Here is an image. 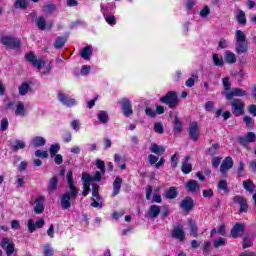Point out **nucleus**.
Masks as SVG:
<instances>
[{"instance_id": "obj_57", "label": "nucleus", "mask_w": 256, "mask_h": 256, "mask_svg": "<svg viewBox=\"0 0 256 256\" xmlns=\"http://www.w3.org/2000/svg\"><path fill=\"white\" fill-rule=\"evenodd\" d=\"M37 229V226L35 224V221L33 219L28 220V231L29 233H35V230Z\"/></svg>"}, {"instance_id": "obj_40", "label": "nucleus", "mask_w": 256, "mask_h": 256, "mask_svg": "<svg viewBox=\"0 0 256 256\" xmlns=\"http://www.w3.org/2000/svg\"><path fill=\"white\" fill-rule=\"evenodd\" d=\"M237 22L239 25H247V17L245 16V12L243 10L238 11Z\"/></svg>"}, {"instance_id": "obj_6", "label": "nucleus", "mask_w": 256, "mask_h": 256, "mask_svg": "<svg viewBox=\"0 0 256 256\" xmlns=\"http://www.w3.org/2000/svg\"><path fill=\"white\" fill-rule=\"evenodd\" d=\"M1 43L6 49H21V39L13 36H2Z\"/></svg>"}, {"instance_id": "obj_15", "label": "nucleus", "mask_w": 256, "mask_h": 256, "mask_svg": "<svg viewBox=\"0 0 256 256\" xmlns=\"http://www.w3.org/2000/svg\"><path fill=\"white\" fill-rule=\"evenodd\" d=\"M183 224H177L171 231V237L173 239H179L180 241H185V230H183Z\"/></svg>"}, {"instance_id": "obj_27", "label": "nucleus", "mask_w": 256, "mask_h": 256, "mask_svg": "<svg viewBox=\"0 0 256 256\" xmlns=\"http://www.w3.org/2000/svg\"><path fill=\"white\" fill-rule=\"evenodd\" d=\"M217 189L218 191H223V193H225L226 195H229V193L231 192L229 190V186L227 185V180L225 179H220L218 181Z\"/></svg>"}, {"instance_id": "obj_14", "label": "nucleus", "mask_w": 256, "mask_h": 256, "mask_svg": "<svg viewBox=\"0 0 256 256\" xmlns=\"http://www.w3.org/2000/svg\"><path fill=\"white\" fill-rule=\"evenodd\" d=\"M58 100L62 105H65V107H75V105H77V100L67 94L58 93Z\"/></svg>"}, {"instance_id": "obj_39", "label": "nucleus", "mask_w": 256, "mask_h": 256, "mask_svg": "<svg viewBox=\"0 0 256 256\" xmlns=\"http://www.w3.org/2000/svg\"><path fill=\"white\" fill-rule=\"evenodd\" d=\"M67 43V39L65 37L58 36L54 42L55 49H61Z\"/></svg>"}, {"instance_id": "obj_61", "label": "nucleus", "mask_w": 256, "mask_h": 256, "mask_svg": "<svg viewBox=\"0 0 256 256\" xmlns=\"http://www.w3.org/2000/svg\"><path fill=\"white\" fill-rule=\"evenodd\" d=\"M210 14H211V9H209V6H205L200 11V17H209Z\"/></svg>"}, {"instance_id": "obj_43", "label": "nucleus", "mask_w": 256, "mask_h": 256, "mask_svg": "<svg viewBox=\"0 0 256 256\" xmlns=\"http://www.w3.org/2000/svg\"><path fill=\"white\" fill-rule=\"evenodd\" d=\"M212 59L214 61L215 67H223V65H225L223 58H219V55H217V53H214L212 55Z\"/></svg>"}, {"instance_id": "obj_59", "label": "nucleus", "mask_w": 256, "mask_h": 256, "mask_svg": "<svg viewBox=\"0 0 256 256\" xmlns=\"http://www.w3.org/2000/svg\"><path fill=\"white\" fill-rule=\"evenodd\" d=\"M169 213H171L169 206H163L161 212L162 219H167V217H169Z\"/></svg>"}, {"instance_id": "obj_51", "label": "nucleus", "mask_w": 256, "mask_h": 256, "mask_svg": "<svg viewBox=\"0 0 256 256\" xmlns=\"http://www.w3.org/2000/svg\"><path fill=\"white\" fill-rule=\"evenodd\" d=\"M211 252V242L209 240H206L203 243V254L204 255H209V253Z\"/></svg>"}, {"instance_id": "obj_52", "label": "nucleus", "mask_w": 256, "mask_h": 256, "mask_svg": "<svg viewBox=\"0 0 256 256\" xmlns=\"http://www.w3.org/2000/svg\"><path fill=\"white\" fill-rule=\"evenodd\" d=\"M35 157H40L41 159H47V157H49V152H47V150H36Z\"/></svg>"}, {"instance_id": "obj_42", "label": "nucleus", "mask_w": 256, "mask_h": 256, "mask_svg": "<svg viewBox=\"0 0 256 256\" xmlns=\"http://www.w3.org/2000/svg\"><path fill=\"white\" fill-rule=\"evenodd\" d=\"M92 197L97 201H101V196L99 195V184H92Z\"/></svg>"}, {"instance_id": "obj_58", "label": "nucleus", "mask_w": 256, "mask_h": 256, "mask_svg": "<svg viewBox=\"0 0 256 256\" xmlns=\"http://www.w3.org/2000/svg\"><path fill=\"white\" fill-rule=\"evenodd\" d=\"M177 165H179V157H177V153H175L171 157V167H172V169H177Z\"/></svg>"}, {"instance_id": "obj_16", "label": "nucleus", "mask_w": 256, "mask_h": 256, "mask_svg": "<svg viewBox=\"0 0 256 256\" xmlns=\"http://www.w3.org/2000/svg\"><path fill=\"white\" fill-rule=\"evenodd\" d=\"M35 206H34V213L36 215H41L42 213L45 212V196H38L35 201Z\"/></svg>"}, {"instance_id": "obj_46", "label": "nucleus", "mask_w": 256, "mask_h": 256, "mask_svg": "<svg viewBox=\"0 0 256 256\" xmlns=\"http://www.w3.org/2000/svg\"><path fill=\"white\" fill-rule=\"evenodd\" d=\"M15 115H25V104L19 101L16 106Z\"/></svg>"}, {"instance_id": "obj_62", "label": "nucleus", "mask_w": 256, "mask_h": 256, "mask_svg": "<svg viewBox=\"0 0 256 256\" xmlns=\"http://www.w3.org/2000/svg\"><path fill=\"white\" fill-rule=\"evenodd\" d=\"M219 165H221V157L219 156H215L213 159H212V167L214 169H217L219 167Z\"/></svg>"}, {"instance_id": "obj_10", "label": "nucleus", "mask_w": 256, "mask_h": 256, "mask_svg": "<svg viewBox=\"0 0 256 256\" xmlns=\"http://www.w3.org/2000/svg\"><path fill=\"white\" fill-rule=\"evenodd\" d=\"M233 203L240 205L239 213H247L249 211V204H247V199L241 195H236L232 198Z\"/></svg>"}, {"instance_id": "obj_34", "label": "nucleus", "mask_w": 256, "mask_h": 256, "mask_svg": "<svg viewBox=\"0 0 256 256\" xmlns=\"http://www.w3.org/2000/svg\"><path fill=\"white\" fill-rule=\"evenodd\" d=\"M29 89H31V85L27 82H23L18 88L19 95L21 96L27 95V93H29Z\"/></svg>"}, {"instance_id": "obj_26", "label": "nucleus", "mask_w": 256, "mask_h": 256, "mask_svg": "<svg viewBox=\"0 0 256 256\" xmlns=\"http://www.w3.org/2000/svg\"><path fill=\"white\" fill-rule=\"evenodd\" d=\"M59 185V178L57 176H53L50 178L48 182V190L50 193H53L54 191H57V187Z\"/></svg>"}, {"instance_id": "obj_44", "label": "nucleus", "mask_w": 256, "mask_h": 256, "mask_svg": "<svg viewBox=\"0 0 256 256\" xmlns=\"http://www.w3.org/2000/svg\"><path fill=\"white\" fill-rule=\"evenodd\" d=\"M15 145H12L10 147L11 151H19V149H25V142L21 141V140H16L15 141Z\"/></svg>"}, {"instance_id": "obj_55", "label": "nucleus", "mask_w": 256, "mask_h": 256, "mask_svg": "<svg viewBox=\"0 0 256 256\" xmlns=\"http://www.w3.org/2000/svg\"><path fill=\"white\" fill-rule=\"evenodd\" d=\"M82 181H84V185H91V181H93V177H91L88 173L82 174Z\"/></svg>"}, {"instance_id": "obj_24", "label": "nucleus", "mask_w": 256, "mask_h": 256, "mask_svg": "<svg viewBox=\"0 0 256 256\" xmlns=\"http://www.w3.org/2000/svg\"><path fill=\"white\" fill-rule=\"evenodd\" d=\"M183 131V123L179 119V116L174 117V128H173V133L174 135H179Z\"/></svg>"}, {"instance_id": "obj_64", "label": "nucleus", "mask_w": 256, "mask_h": 256, "mask_svg": "<svg viewBox=\"0 0 256 256\" xmlns=\"http://www.w3.org/2000/svg\"><path fill=\"white\" fill-rule=\"evenodd\" d=\"M248 112L250 115H253V117H256V105L252 104L248 106Z\"/></svg>"}, {"instance_id": "obj_33", "label": "nucleus", "mask_w": 256, "mask_h": 256, "mask_svg": "<svg viewBox=\"0 0 256 256\" xmlns=\"http://www.w3.org/2000/svg\"><path fill=\"white\" fill-rule=\"evenodd\" d=\"M150 151L151 153H155V155H163V153H165V147L151 144Z\"/></svg>"}, {"instance_id": "obj_36", "label": "nucleus", "mask_w": 256, "mask_h": 256, "mask_svg": "<svg viewBox=\"0 0 256 256\" xmlns=\"http://www.w3.org/2000/svg\"><path fill=\"white\" fill-rule=\"evenodd\" d=\"M189 233L191 237H197L198 235L197 223L191 219L189 220Z\"/></svg>"}, {"instance_id": "obj_29", "label": "nucleus", "mask_w": 256, "mask_h": 256, "mask_svg": "<svg viewBox=\"0 0 256 256\" xmlns=\"http://www.w3.org/2000/svg\"><path fill=\"white\" fill-rule=\"evenodd\" d=\"M57 11V5L53 3H47L43 6V12L47 13L48 15H53L54 12Z\"/></svg>"}, {"instance_id": "obj_48", "label": "nucleus", "mask_w": 256, "mask_h": 256, "mask_svg": "<svg viewBox=\"0 0 256 256\" xmlns=\"http://www.w3.org/2000/svg\"><path fill=\"white\" fill-rule=\"evenodd\" d=\"M43 255L44 256H53L55 255V251H53V248L49 244L44 245V250H43Z\"/></svg>"}, {"instance_id": "obj_56", "label": "nucleus", "mask_w": 256, "mask_h": 256, "mask_svg": "<svg viewBox=\"0 0 256 256\" xmlns=\"http://www.w3.org/2000/svg\"><path fill=\"white\" fill-rule=\"evenodd\" d=\"M96 167L100 169L102 175H105V162L101 159L96 160Z\"/></svg>"}, {"instance_id": "obj_12", "label": "nucleus", "mask_w": 256, "mask_h": 256, "mask_svg": "<svg viewBox=\"0 0 256 256\" xmlns=\"http://www.w3.org/2000/svg\"><path fill=\"white\" fill-rule=\"evenodd\" d=\"M243 233H245V224L241 222L235 223L230 231L232 239H239Z\"/></svg>"}, {"instance_id": "obj_54", "label": "nucleus", "mask_w": 256, "mask_h": 256, "mask_svg": "<svg viewBox=\"0 0 256 256\" xmlns=\"http://www.w3.org/2000/svg\"><path fill=\"white\" fill-rule=\"evenodd\" d=\"M105 21L108 25H117V18H115V15H106Z\"/></svg>"}, {"instance_id": "obj_23", "label": "nucleus", "mask_w": 256, "mask_h": 256, "mask_svg": "<svg viewBox=\"0 0 256 256\" xmlns=\"http://www.w3.org/2000/svg\"><path fill=\"white\" fill-rule=\"evenodd\" d=\"M178 196H179V190H177V187L175 186H171L165 192L166 199H170V200L177 199Z\"/></svg>"}, {"instance_id": "obj_31", "label": "nucleus", "mask_w": 256, "mask_h": 256, "mask_svg": "<svg viewBox=\"0 0 256 256\" xmlns=\"http://www.w3.org/2000/svg\"><path fill=\"white\" fill-rule=\"evenodd\" d=\"M47 141L41 136H36L32 139V147H43Z\"/></svg>"}, {"instance_id": "obj_9", "label": "nucleus", "mask_w": 256, "mask_h": 256, "mask_svg": "<svg viewBox=\"0 0 256 256\" xmlns=\"http://www.w3.org/2000/svg\"><path fill=\"white\" fill-rule=\"evenodd\" d=\"M0 245H1L2 249H4V251H6L7 256H11V255H13V253H15V243L13 242V240L5 237L2 239Z\"/></svg>"}, {"instance_id": "obj_60", "label": "nucleus", "mask_w": 256, "mask_h": 256, "mask_svg": "<svg viewBox=\"0 0 256 256\" xmlns=\"http://www.w3.org/2000/svg\"><path fill=\"white\" fill-rule=\"evenodd\" d=\"M25 185V177L17 176L16 189H21Z\"/></svg>"}, {"instance_id": "obj_45", "label": "nucleus", "mask_w": 256, "mask_h": 256, "mask_svg": "<svg viewBox=\"0 0 256 256\" xmlns=\"http://www.w3.org/2000/svg\"><path fill=\"white\" fill-rule=\"evenodd\" d=\"M208 155L211 157H214V155H217L219 153V144H212L208 150H207Z\"/></svg>"}, {"instance_id": "obj_1", "label": "nucleus", "mask_w": 256, "mask_h": 256, "mask_svg": "<svg viewBox=\"0 0 256 256\" xmlns=\"http://www.w3.org/2000/svg\"><path fill=\"white\" fill-rule=\"evenodd\" d=\"M66 179L70 192H66L60 197V205L62 209H71V199H77L79 190L75 187V180L73 179V170H68Z\"/></svg>"}, {"instance_id": "obj_7", "label": "nucleus", "mask_w": 256, "mask_h": 256, "mask_svg": "<svg viewBox=\"0 0 256 256\" xmlns=\"http://www.w3.org/2000/svg\"><path fill=\"white\" fill-rule=\"evenodd\" d=\"M180 209H182L186 215H189L192 209H195V200L191 198V196H186L180 202Z\"/></svg>"}, {"instance_id": "obj_53", "label": "nucleus", "mask_w": 256, "mask_h": 256, "mask_svg": "<svg viewBox=\"0 0 256 256\" xmlns=\"http://www.w3.org/2000/svg\"><path fill=\"white\" fill-rule=\"evenodd\" d=\"M225 243H227V241L225 240V238L220 237L216 240H214V247L216 249H219V247H223L225 245Z\"/></svg>"}, {"instance_id": "obj_38", "label": "nucleus", "mask_w": 256, "mask_h": 256, "mask_svg": "<svg viewBox=\"0 0 256 256\" xmlns=\"http://www.w3.org/2000/svg\"><path fill=\"white\" fill-rule=\"evenodd\" d=\"M91 55V46L84 47L80 52V57H82V59H91Z\"/></svg>"}, {"instance_id": "obj_4", "label": "nucleus", "mask_w": 256, "mask_h": 256, "mask_svg": "<svg viewBox=\"0 0 256 256\" xmlns=\"http://www.w3.org/2000/svg\"><path fill=\"white\" fill-rule=\"evenodd\" d=\"M25 59L28 63L32 65V67H36L38 71H41L43 67H45V58H43V56L37 58V56L33 52L26 53Z\"/></svg>"}, {"instance_id": "obj_17", "label": "nucleus", "mask_w": 256, "mask_h": 256, "mask_svg": "<svg viewBox=\"0 0 256 256\" xmlns=\"http://www.w3.org/2000/svg\"><path fill=\"white\" fill-rule=\"evenodd\" d=\"M188 135L193 141H199V123L193 122L189 126Z\"/></svg>"}, {"instance_id": "obj_5", "label": "nucleus", "mask_w": 256, "mask_h": 256, "mask_svg": "<svg viewBox=\"0 0 256 256\" xmlns=\"http://www.w3.org/2000/svg\"><path fill=\"white\" fill-rule=\"evenodd\" d=\"M230 105L232 107V115H234V117H241V115H245V102L241 99H232Z\"/></svg>"}, {"instance_id": "obj_37", "label": "nucleus", "mask_w": 256, "mask_h": 256, "mask_svg": "<svg viewBox=\"0 0 256 256\" xmlns=\"http://www.w3.org/2000/svg\"><path fill=\"white\" fill-rule=\"evenodd\" d=\"M29 7V2L27 0H16L14 2V9H22L25 10Z\"/></svg>"}, {"instance_id": "obj_2", "label": "nucleus", "mask_w": 256, "mask_h": 256, "mask_svg": "<svg viewBox=\"0 0 256 256\" xmlns=\"http://www.w3.org/2000/svg\"><path fill=\"white\" fill-rule=\"evenodd\" d=\"M235 40L237 46L235 48L236 53L241 55V53H247L249 51V43L247 42V34L241 30H236Z\"/></svg>"}, {"instance_id": "obj_18", "label": "nucleus", "mask_w": 256, "mask_h": 256, "mask_svg": "<svg viewBox=\"0 0 256 256\" xmlns=\"http://www.w3.org/2000/svg\"><path fill=\"white\" fill-rule=\"evenodd\" d=\"M233 165H234L233 158H231L230 156H227L220 165V173H222V175H225L227 171H229L230 169H233Z\"/></svg>"}, {"instance_id": "obj_20", "label": "nucleus", "mask_w": 256, "mask_h": 256, "mask_svg": "<svg viewBox=\"0 0 256 256\" xmlns=\"http://www.w3.org/2000/svg\"><path fill=\"white\" fill-rule=\"evenodd\" d=\"M186 189L189 193H197L201 189V185L196 180H188Z\"/></svg>"}, {"instance_id": "obj_11", "label": "nucleus", "mask_w": 256, "mask_h": 256, "mask_svg": "<svg viewBox=\"0 0 256 256\" xmlns=\"http://www.w3.org/2000/svg\"><path fill=\"white\" fill-rule=\"evenodd\" d=\"M121 108L124 117H131V115H133V104H131V100L128 98H122Z\"/></svg>"}, {"instance_id": "obj_25", "label": "nucleus", "mask_w": 256, "mask_h": 256, "mask_svg": "<svg viewBox=\"0 0 256 256\" xmlns=\"http://www.w3.org/2000/svg\"><path fill=\"white\" fill-rule=\"evenodd\" d=\"M224 61H225V63H228L229 65H233V63H237V56H235V53L227 50L224 53Z\"/></svg>"}, {"instance_id": "obj_3", "label": "nucleus", "mask_w": 256, "mask_h": 256, "mask_svg": "<svg viewBox=\"0 0 256 256\" xmlns=\"http://www.w3.org/2000/svg\"><path fill=\"white\" fill-rule=\"evenodd\" d=\"M160 103L167 105L169 109H177L179 106V95L175 91H168L164 96L160 97Z\"/></svg>"}, {"instance_id": "obj_22", "label": "nucleus", "mask_w": 256, "mask_h": 256, "mask_svg": "<svg viewBox=\"0 0 256 256\" xmlns=\"http://www.w3.org/2000/svg\"><path fill=\"white\" fill-rule=\"evenodd\" d=\"M161 213V207L159 205H151L148 210V216L150 219H157Z\"/></svg>"}, {"instance_id": "obj_32", "label": "nucleus", "mask_w": 256, "mask_h": 256, "mask_svg": "<svg viewBox=\"0 0 256 256\" xmlns=\"http://www.w3.org/2000/svg\"><path fill=\"white\" fill-rule=\"evenodd\" d=\"M249 247H253V238L249 235H245L242 239V248L249 249Z\"/></svg>"}, {"instance_id": "obj_19", "label": "nucleus", "mask_w": 256, "mask_h": 256, "mask_svg": "<svg viewBox=\"0 0 256 256\" xmlns=\"http://www.w3.org/2000/svg\"><path fill=\"white\" fill-rule=\"evenodd\" d=\"M191 156L186 155L182 161L181 171L184 175H189L193 171V165L189 163Z\"/></svg>"}, {"instance_id": "obj_41", "label": "nucleus", "mask_w": 256, "mask_h": 256, "mask_svg": "<svg viewBox=\"0 0 256 256\" xmlns=\"http://www.w3.org/2000/svg\"><path fill=\"white\" fill-rule=\"evenodd\" d=\"M50 157H55V155H57V153H59V151H61V145H59V143H56V144H52L50 146Z\"/></svg>"}, {"instance_id": "obj_28", "label": "nucleus", "mask_w": 256, "mask_h": 256, "mask_svg": "<svg viewBox=\"0 0 256 256\" xmlns=\"http://www.w3.org/2000/svg\"><path fill=\"white\" fill-rule=\"evenodd\" d=\"M36 25L40 31H45V29H51V26H47L44 16H39L37 18Z\"/></svg>"}, {"instance_id": "obj_13", "label": "nucleus", "mask_w": 256, "mask_h": 256, "mask_svg": "<svg viewBox=\"0 0 256 256\" xmlns=\"http://www.w3.org/2000/svg\"><path fill=\"white\" fill-rule=\"evenodd\" d=\"M256 135L255 132H248L246 136H239L238 143L242 145V147H247L249 143H255Z\"/></svg>"}, {"instance_id": "obj_49", "label": "nucleus", "mask_w": 256, "mask_h": 256, "mask_svg": "<svg viewBox=\"0 0 256 256\" xmlns=\"http://www.w3.org/2000/svg\"><path fill=\"white\" fill-rule=\"evenodd\" d=\"M62 139L64 143H71V141L73 140V134L71 133V131H66L62 135Z\"/></svg>"}, {"instance_id": "obj_47", "label": "nucleus", "mask_w": 256, "mask_h": 256, "mask_svg": "<svg viewBox=\"0 0 256 256\" xmlns=\"http://www.w3.org/2000/svg\"><path fill=\"white\" fill-rule=\"evenodd\" d=\"M224 93H229L231 91V82L229 81V77H224L222 79Z\"/></svg>"}, {"instance_id": "obj_50", "label": "nucleus", "mask_w": 256, "mask_h": 256, "mask_svg": "<svg viewBox=\"0 0 256 256\" xmlns=\"http://www.w3.org/2000/svg\"><path fill=\"white\" fill-rule=\"evenodd\" d=\"M155 133H159V135H163L165 133V129L163 128V124L161 122H157L154 124Z\"/></svg>"}, {"instance_id": "obj_63", "label": "nucleus", "mask_w": 256, "mask_h": 256, "mask_svg": "<svg viewBox=\"0 0 256 256\" xmlns=\"http://www.w3.org/2000/svg\"><path fill=\"white\" fill-rule=\"evenodd\" d=\"M244 123H246L247 127H253V125H255V121H253V118H251L250 116L244 117Z\"/></svg>"}, {"instance_id": "obj_35", "label": "nucleus", "mask_w": 256, "mask_h": 256, "mask_svg": "<svg viewBox=\"0 0 256 256\" xmlns=\"http://www.w3.org/2000/svg\"><path fill=\"white\" fill-rule=\"evenodd\" d=\"M243 187L246 191H249V193H253L255 191V183H253V180L251 179L244 180Z\"/></svg>"}, {"instance_id": "obj_21", "label": "nucleus", "mask_w": 256, "mask_h": 256, "mask_svg": "<svg viewBox=\"0 0 256 256\" xmlns=\"http://www.w3.org/2000/svg\"><path fill=\"white\" fill-rule=\"evenodd\" d=\"M123 183V178L117 176L113 182V196L119 195L121 193V184Z\"/></svg>"}, {"instance_id": "obj_30", "label": "nucleus", "mask_w": 256, "mask_h": 256, "mask_svg": "<svg viewBox=\"0 0 256 256\" xmlns=\"http://www.w3.org/2000/svg\"><path fill=\"white\" fill-rule=\"evenodd\" d=\"M97 119L105 125L109 122V114L105 110H100L97 114Z\"/></svg>"}, {"instance_id": "obj_8", "label": "nucleus", "mask_w": 256, "mask_h": 256, "mask_svg": "<svg viewBox=\"0 0 256 256\" xmlns=\"http://www.w3.org/2000/svg\"><path fill=\"white\" fill-rule=\"evenodd\" d=\"M227 101H231L235 99V97H247V91L243 90V88H233L230 92H223Z\"/></svg>"}]
</instances>
